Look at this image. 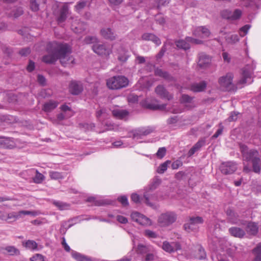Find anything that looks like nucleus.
Here are the masks:
<instances>
[{
  "label": "nucleus",
  "instance_id": "f257e3e1",
  "mask_svg": "<svg viewBox=\"0 0 261 261\" xmlns=\"http://www.w3.org/2000/svg\"><path fill=\"white\" fill-rule=\"evenodd\" d=\"M61 43L57 42H49L47 46L48 55L43 57V61L46 63H54L58 59L59 56V46Z\"/></svg>",
  "mask_w": 261,
  "mask_h": 261
},
{
  "label": "nucleus",
  "instance_id": "f03ea898",
  "mask_svg": "<svg viewBox=\"0 0 261 261\" xmlns=\"http://www.w3.org/2000/svg\"><path fill=\"white\" fill-rule=\"evenodd\" d=\"M58 49H59V59L63 66L65 67L71 66L74 63V60L70 56L71 48L68 45L61 43Z\"/></svg>",
  "mask_w": 261,
  "mask_h": 261
},
{
  "label": "nucleus",
  "instance_id": "7ed1b4c3",
  "mask_svg": "<svg viewBox=\"0 0 261 261\" xmlns=\"http://www.w3.org/2000/svg\"><path fill=\"white\" fill-rule=\"evenodd\" d=\"M239 146L244 161L251 162L259 156V153L256 149L249 148L242 143H239Z\"/></svg>",
  "mask_w": 261,
  "mask_h": 261
},
{
  "label": "nucleus",
  "instance_id": "20e7f679",
  "mask_svg": "<svg viewBox=\"0 0 261 261\" xmlns=\"http://www.w3.org/2000/svg\"><path fill=\"white\" fill-rule=\"evenodd\" d=\"M107 85L110 89H120L126 87L128 85V80L123 75L114 76L107 80Z\"/></svg>",
  "mask_w": 261,
  "mask_h": 261
},
{
  "label": "nucleus",
  "instance_id": "39448f33",
  "mask_svg": "<svg viewBox=\"0 0 261 261\" xmlns=\"http://www.w3.org/2000/svg\"><path fill=\"white\" fill-rule=\"evenodd\" d=\"M176 213L173 211H167L162 213L159 217L158 222L160 226L167 227L174 223L177 219Z\"/></svg>",
  "mask_w": 261,
  "mask_h": 261
},
{
  "label": "nucleus",
  "instance_id": "423d86ee",
  "mask_svg": "<svg viewBox=\"0 0 261 261\" xmlns=\"http://www.w3.org/2000/svg\"><path fill=\"white\" fill-rule=\"evenodd\" d=\"M233 74L232 73H227L225 75L220 77L219 79V84L224 90L231 91L234 90V86L232 80Z\"/></svg>",
  "mask_w": 261,
  "mask_h": 261
},
{
  "label": "nucleus",
  "instance_id": "0eeeda50",
  "mask_svg": "<svg viewBox=\"0 0 261 261\" xmlns=\"http://www.w3.org/2000/svg\"><path fill=\"white\" fill-rule=\"evenodd\" d=\"M130 217L134 221L141 225L150 226L152 225V221L149 218L138 212H133L130 215Z\"/></svg>",
  "mask_w": 261,
  "mask_h": 261
},
{
  "label": "nucleus",
  "instance_id": "6e6552de",
  "mask_svg": "<svg viewBox=\"0 0 261 261\" xmlns=\"http://www.w3.org/2000/svg\"><path fill=\"white\" fill-rule=\"evenodd\" d=\"M242 78L236 84V88H241L242 86L241 85L245 84H250L252 82V72L248 69V67H245L243 69Z\"/></svg>",
  "mask_w": 261,
  "mask_h": 261
},
{
  "label": "nucleus",
  "instance_id": "1a4fd4ad",
  "mask_svg": "<svg viewBox=\"0 0 261 261\" xmlns=\"http://www.w3.org/2000/svg\"><path fill=\"white\" fill-rule=\"evenodd\" d=\"M220 169L222 173L225 175L231 174L237 169V164L232 161L223 162L220 166Z\"/></svg>",
  "mask_w": 261,
  "mask_h": 261
},
{
  "label": "nucleus",
  "instance_id": "9d476101",
  "mask_svg": "<svg viewBox=\"0 0 261 261\" xmlns=\"http://www.w3.org/2000/svg\"><path fill=\"white\" fill-rule=\"evenodd\" d=\"M93 51L98 55L108 56L111 53V50L105 44L97 43L92 45Z\"/></svg>",
  "mask_w": 261,
  "mask_h": 261
},
{
  "label": "nucleus",
  "instance_id": "9b49d317",
  "mask_svg": "<svg viewBox=\"0 0 261 261\" xmlns=\"http://www.w3.org/2000/svg\"><path fill=\"white\" fill-rule=\"evenodd\" d=\"M223 18L227 19L234 20L240 18L242 15V11L239 9H236L233 12L229 10H223L221 13Z\"/></svg>",
  "mask_w": 261,
  "mask_h": 261
},
{
  "label": "nucleus",
  "instance_id": "f8f14e48",
  "mask_svg": "<svg viewBox=\"0 0 261 261\" xmlns=\"http://www.w3.org/2000/svg\"><path fill=\"white\" fill-rule=\"evenodd\" d=\"M206 145V138H200L189 150L187 154L188 158L191 157L197 151H200L201 148Z\"/></svg>",
  "mask_w": 261,
  "mask_h": 261
},
{
  "label": "nucleus",
  "instance_id": "ddd939ff",
  "mask_svg": "<svg viewBox=\"0 0 261 261\" xmlns=\"http://www.w3.org/2000/svg\"><path fill=\"white\" fill-rule=\"evenodd\" d=\"M211 32L205 27H197L193 30V35L200 38H206L210 36Z\"/></svg>",
  "mask_w": 261,
  "mask_h": 261
},
{
  "label": "nucleus",
  "instance_id": "4468645a",
  "mask_svg": "<svg viewBox=\"0 0 261 261\" xmlns=\"http://www.w3.org/2000/svg\"><path fill=\"white\" fill-rule=\"evenodd\" d=\"M71 256L76 261H105L100 259L89 257L74 250H72L71 252Z\"/></svg>",
  "mask_w": 261,
  "mask_h": 261
},
{
  "label": "nucleus",
  "instance_id": "2eb2a0df",
  "mask_svg": "<svg viewBox=\"0 0 261 261\" xmlns=\"http://www.w3.org/2000/svg\"><path fill=\"white\" fill-rule=\"evenodd\" d=\"M69 91L72 95H79L83 90L82 84L80 82L71 81L69 85Z\"/></svg>",
  "mask_w": 261,
  "mask_h": 261
},
{
  "label": "nucleus",
  "instance_id": "dca6fc26",
  "mask_svg": "<svg viewBox=\"0 0 261 261\" xmlns=\"http://www.w3.org/2000/svg\"><path fill=\"white\" fill-rule=\"evenodd\" d=\"M18 218V216H16V213L12 212L7 213L5 211L0 210V220L6 221L10 223L16 221Z\"/></svg>",
  "mask_w": 261,
  "mask_h": 261
},
{
  "label": "nucleus",
  "instance_id": "f3484780",
  "mask_svg": "<svg viewBox=\"0 0 261 261\" xmlns=\"http://www.w3.org/2000/svg\"><path fill=\"white\" fill-rule=\"evenodd\" d=\"M155 92L162 98L169 100L173 98V96L168 92L163 85H158L155 89Z\"/></svg>",
  "mask_w": 261,
  "mask_h": 261
},
{
  "label": "nucleus",
  "instance_id": "a211bd4d",
  "mask_svg": "<svg viewBox=\"0 0 261 261\" xmlns=\"http://www.w3.org/2000/svg\"><path fill=\"white\" fill-rule=\"evenodd\" d=\"M12 138L0 137V148L12 149L15 146Z\"/></svg>",
  "mask_w": 261,
  "mask_h": 261
},
{
  "label": "nucleus",
  "instance_id": "6ab92c4d",
  "mask_svg": "<svg viewBox=\"0 0 261 261\" xmlns=\"http://www.w3.org/2000/svg\"><path fill=\"white\" fill-rule=\"evenodd\" d=\"M100 35L106 39L114 40L116 38L114 31L111 28H105L100 30Z\"/></svg>",
  "mask_w": 261,
  "mask_h": 261
},
{
  "label": "nucleus",
  "instance_id": "aec40b11",
  "mask_svg": "<svg viewBox=\"0 0 261 261\" xmlns=\"http://www.w3.org/2000/svg\"><path fill=\"white\" fill-rule=\"evenodd\" d=\"M228 221L232 224H238L239 221V216L238 214L235 212L231 208H228L226 211Z\"/></svg>",
  "mask_w": 261,
  "mask_h": 261
},
{
  "label": "nucleus",
  "instance_id": "412c9836",
  "mask_svg": "<svg viewBox=\"0 0 261 261\" xmlns=\"http://www.w3.org/2000/svg\"><path fill=\"white\" fill-rule=\"evenodd\" d=\"M246 231L248 233L252 236H255L258 231L257 223L254 222H246Z\"/></svg>",
  "mask_w": 261,
  "mask_h": 261
},
{
  "label": "nucleus",
  "instance_id": "4be33fe9",
  "mask_svg": "<svg viewBox=\"0 0 261 261\" xmlns=\"http://www.w3.org/2000/svg\"><path fill=\"white\" fill-rule=\"evenodd\" d=\"M88 202H93L95 206H102L106 205H110L111 204V201L107 199H99L97 200L94 196H90L86 199Z\"/></svg>",
  "mask_w": 261,
  "mask_h": 261
},
{
  "label": "nucleus",
  "instance_id": "5701e85b",
  "mask_svg": "<svg viewBox=\"0 0 261 261\" xmlns=\"http://www.w3.org/2000/svg\"><path fill=\"white\" fill-rule=\"evenodd\" d=\"M153 249L154 248L151 245L139 244L137 246V252L138 254L143 257Z\"/></svg>",
  "mask_w": 261,
  "mask_h": 261
},
{
  "label": "nucleus",
  "instance_id": "b1692460",
  "mask_svg": "<svg viewBox=\"0 0 261 261\" xmlns=\"http://www.w3.org/2000/svg\"><path fill=\"white\" fill-rule=\"evenodd\" d=\"M211 59L209 56L204 54H200L199 56L198 65L201 68L207 67L211 63Z\"/></svg>",
  "mask_w": 261,
  "mask_h": 261
},
{
  "label": "nucleus",
  "instance_id": "393cba45",
  "mask_svg": "<svg viewBox=\"0 0 261 261\" xmlns=\"http://www.w3.org/2000/svg\"><path fill=\"white\" fill-rule=\"evenodd\" d=\"M228 231L231 236L239 238H243L246 234L243 229L238 227H231Z\"/></svg>",
  "mask_w": 261,
  "mask_h": 261
},
{
  "label": "nucleus",
  "instance_id": "a878e982",
  "mask_svg": "<svg viewBox=\"0 0 261 261\" xmlns=\"http://www.w3.org/2000/svg\"><path fill=\"white\" fill-rule=\"evenodd\" d=\"M68 11L69 8L67 5H64L62 7L60 11L59 16L57 18V21L59 23H62L66 20Z\"/></svg>",
  "mask_w": 261,
  "mask_h": 261
},
{
  "label": "nucleus",
  "instance_id": "bb28decb",
  "mask_svg": "<svg viewBox=\"0 0 261 261\" xmlns=\"http://www.w3.org/2000/svg\"><path fill=\"white\" fill-rule=\"evenodd\" d=\"M207 84L205 81L200 83H195L190 86V90L194 92H200L204 91L206 87Z\"/></svg>",
  "mask_w": 261,
  "mask_h": 261
},
{
  "label": "nucleus",
  "instance_id": "cd10ccee",
  "mask_svg": "<svg viewBox=\"0 0 261 261\" xmlns=\"http://www.w3.org/2000/svg\"><path fill=\"white\" fill-rule=\"evenodd\" d=\"M129 55L128 51L122 47H120L118 50V60L121 62H126L128 58Z\"/></svg>",
  "mask_w": 261,
  "mask_h": 261
},
{
  "label": "nucleus",
  "instance_id": "c85d7f7f",
  "mask_svg": "<svg viewBox=\"0 0 261 261\" xmlns=\"http://www.w3.org/2000/svg\"><path fill=\"white\" fill-rule=\"evenodd\" d=\"M142 38L144 40L151 41L157 45L161 44V41L159 38L151 33H145L142 36Z\"/></svg>",
  "mask_w": 261,
  "mask_h": 261
},
{
  "label": "nucleus",
  "instance_id": "c756f323",
  "mask_svg": "<svg viewBox=\"0 0 261 261\" xmlns=\"http://www.w3.org/2000/svg\"><path fill=\"white\" fill-rule=\"evenodd\" d=\"M22 245L27 249L32 251L38 250V244L34 240H29L22 242Z\"/></svg>",
  "mask_w": 261,
  "mask_h": 261
},
{
  "label": "nucleus",
  "instance_id": "7c9ffc66",
  "mask_svg": "<svg viewBox=\"0 0 261 261\" xmlns=\"http://www.w3.org/2000/svg\"><path fill=\"white\" fill-rule=\"evenodd\" d=\"M254 257L252 261H261V243H258L252 250Z\"/></svg>",
  "mask_w": 261,
  "mask_h": 261
},
{
  "label": "nucleus",
  "instance_id": "2f4dec72",
  "mask_svg": "<svg viewBox=\"0 0 261 261\" xmlns=\"http://www.w3.org/2000/svg\"><path fill=\"white\" fill-rule=\"evenodd\" d=\"M113 115L120 119H125L128 115V112L125 110L116 109L113 111Z\"/></svg>",
  "mask_w": 261,
  "mask_h": 261
},
{
  "label": "nucleus",
  "instance_id": "473e14b6",
  "mask_svg": "<svg viewBox=\"0 0 261 261\" xmlns=\"http://www.w3.org/2000/svg\"><path fill=\"white\" fill-rule=\"evenodd\" d=\"M58 102L54 100H49L43 105V110L46 112H49L58 106Z\"/></svg>",
  "mask_w": 261,
  "mask_h": 261
},
{
  "label": "nucleus",
  "instance_id": "72a5a7b5",
  "mask_svg": "<svg viewBox=\"0 0 261 261\" xmlns=\"http://www.w3.org/2000/svg\"><path fill=\"white\" fill-rule=\"evenodd\" d=\"M251 163L252 165V171L255 173H259L261 171V159L260 156Z\"/></svg>",
  "mask_w": 261,
  "mask_h": 261
},
{
  "label": "nucleus",
  "instance_id": "f704fd0d",
  "mask_svg": "<svg viewBox=\"0 0 261 261\" xmlns=\"http://www.w3.org/2000/svg\"><path fill=\"white\" fill-rule=\"evenodd\" d=\"M175 43L176 46L179 48L187 50L190 48L189 42L186 39L185 40H177Z\"/></svg>",
  "mask_w": 261,
  "mask_h": 261
},
{
  "label": "nucleus",
  "instance_id": "c9c22d12",
  "mask_svg": "<svg viewBox=\"0 0 261 261\" xmlns=\"http://www.w3.org/2000/svg\"><path fill=\"white\" fill-rule=\"evenodd\" d=\"M90 5V1L89 0H81L75 6V9L76 11L79 12L87 6L89 7Z\"/></svg>",
  "mask_w": 261,
  "mask_h": 261
},
{
  "label": "nucleus",
  "instance_id": "e433bc0d",
  "mask_svg": "<svg viewBox=\"0 0 261 261\" xmlns=\"http://www.w3.org/2000/svg\"><path fill=\"white\" fill-rule=\"evenodd\" d=\"M49 175L51 179L58 180L62 179L64 178V175L62 172H59L55 171H50L49 172Z\"/></svg>",
  "mask_w": 261,
  "mask_h": 261
},
{
  "label": "nucleus",
  "instance_id": "4c0bfd02",
  "mask_svg": "<svg viewBox=\"0 0 261 261\" xmlns=\"http://www.w3.org/2000/svg\"><path fill=\"white\" fill-rule=\"evenodd\" d=\"M151 132H135V133L132 134L133 138L135 140L139 141L142 139L143 137L147 136Z\"/></svg>",
  "mask_w": 261,
  "mask_h": 261
},
{
  "label": "nucleus",
  "instance_id": "58836bf2",
  "mask_svg": "<svg viewBox=\"0 0 261 261\" xmlns=\"http://www.w3.org/2000/svg\"><path fill=\"white\" fill-rule=\"evenodd\" d=\"M36 174L33 178V181L35 184H41L45 179V176L41 173H40L38 170L35 171Z\"/></svg>",
  "mask_w": 261,
  "mask_h": 261
},
{
  "label": "nucleus",
  "instance_id": "ea45409f",
  "mask_svg": "<svg viewBox=\"0 0 261 261\" xmlns=\"http://www.w3.org/2000/svg\"><path fill=\"white\" fill-rule=\"evenodd\" d=\"M10 255H18L20 254V251L14 246H8L5 248Z\"/></svg>",
  "mask_w": 261,
  "mask_h": 261
},
{
  "label": "nucleus",
  "instance_id": "a19ab883",
  "mask_svg": "<svg viewBox=\"0 0 261 261\" xmlns=\"http://www.w3.org/2000/svg\"><path fill=\"white\" fill-rule=\"evenodd\" d=\"M166 104H163V105H156V104H153L151 103H147L146 105V107L147 109L153 110H163L166 108Z\"/></svg>",
  "mask_w": 261,
  "mask_h": 261
},
{
  "label": "nucleus",
  "instance_id": "79ce46f5",
  "mask_svg": "<svg viewBox=\"0 0 261 261\" xmlns=\"http://www.w3.org/2000/svg\"><path fill=\"white\" fill-rule=\"evenodd\" d=\"M156 252L154 249L148 252L142 257L143 261H153L155 259Z\"/></svg>",
  "mask_w": 261,
  "mask_h": 261
},
{
  "label": "nucleus",
  "instance_id": "37998d69",
  "mask_svg": "<svg viewBox=\"0 0 261 261\" xmlns=\"http://www.w3.org/2000/svg\"><path fill=\"white\" fill-rule=\"evenodd\" d=\"M53 203L55 206L57 207L58 209L61 211L66 210L69 206L68 204L60 201L55 200Z\"/></svg>",
  "mask_w": 261,
  "mask_h": 261
},
{
  "label": "nucleus",
  "instance_id": "c03bdc74",
  "mask_svg": "<svg viewBox=\"0 0 261 261\" xmlns=\"http://www.w3.org/2000/svg\"><path fill=\"white\" fill-rule=\"evenodd\" d=\"M171 163V161L167 160L163 163L161 164L158 168L157 172L159 174L164 173L167 169L168 166Z\"/></svg>",
  "mask_w": 261,
  "mask_h": 261
},
{
  "label": "nucleus",
  "instance_id": "a18cd8bd",
  "mask_svg": "<svg viewBox=\"0 0 261 261\" xmlns=\"http://www.w3.org/2000/svg\"><path fill=\"white\" fill-rule=\"evenodd\" d=\"M84 41L86 44H96L99 42V39L96 36H88L85 38Z\"/></svg>",
  "mask_w": 261,
  "mask_h": 261
},
{
  "label": "nucleus",
  "instance_id": "49530a36",
  "mask_svg": "<svg viewBox=\"0 0 261 261\" xmlns=\"http://www.w3.org/2000/svg\"><path fill=\"white\" fill-rule=\"evenodd\" d=\"M189 220L195 226L197 225L202 224L204 222L202 217L200 216L190 217Z\"/></svg>",
  "mask_w": 261,
  "mask_h": 261
},
{
  "label": "nucleus",
  "instance_id": "de8ad7c7",
  "mask_svg": "<svg viewBox=\"0 0 261 261\" xmlns=\"http://www.w3.org/2000/svg\"><path fill=\"white\" fill-rule=\"evenodd\" d=\"M162 249L167 252H174V250L173 248L172 247V244H170L167 241H165L163 242L162 245Z\"/></svg>",
  "mask_w": 261,
  "mask_h": 261
},
{
  "label": "nucleus",
  "instance_id": "09e8293b",
  "mask_svg": "<svg viewBox=\"0 0 261 261\" xmlns=\"http://www.w3.org/2000/svg\"><path fill=\"white\" fill-rule=\"evenodd\" d=\"M23 13V11L21 7H16L13 10L10 15L16 18L22 15Z\"/></svg>",
  "mask_w": 261,
  "mask_h": 261
},
{
  "label": "nucleus",
  "instance_id": "8fccbe9b",
  "mask_svg": "<svg viewBox=\"0 0 261 261\" xmlns=\"http://www.w3.org/2000/svg\"><path fill=\"white\" fill-rule=\"evenodd\" d=\"M225 39L229 43H235L239 41V38L236 34L227 36L225 37Z\"/></svg>",
  "mask_w": 261,
  "mask_h": 261
},
{
  "label": "nucleus",
  "instance_id": "3c124183",
  "mask_svg": "<svg viewBox=\"0 0 261 261\" xmlns=\"http://www.w3.org/2000/svg\"><path fill=\"white\" fill-rule=\"evenodd\" d=\"M184 229L188 232L194 231L196 227L190 221L185 223L183 225Z\"/></svg>",
  "mask_w": 261,
  "mask_h": 261
},
{
  "label": "nucleus",
  "instance_id": "603ef678",
  "mask_svg": "<svg viewBox=\"0 0 261 261\" xmlns=\"http://www.w3.org/2000/svg\"><path fill=\"white\" fill-rule=\"evenodd\" d=\"M38 213L36 211H20L18 214H16V216H18V218L21 217L22 215H31L32 216H36L38 215Z\"/></svg>",
  "mask_w": 261,
  "mask_h": 261
},
{
  "label": "nucleus",
  "instance_id": "864d4df0",
  "mask_svg": "<svg viewBox=\"0 0 261 261\" xmlns=\"http://www.w3.org/2000/svg\"><path fill=\"white\" fill-rule=\"evenodd\" d=\"M193 99V97L190 96L189 95H188L187 94H182L180 99V102L182 103H190L192 102Z\"/></svg>",
  "mask_w": 261,
  "mask_h": 261
},
{
  "label": "nucleus",
  "instance_id": "5fc2aeb1",
  "mask_svg": "<svg viewBox=\"0 0 261 261\" xmlns=\"http://www.w3.org/2000/svg\"><path fill=\"white\" fill-rule=\"evenodd\" d=\"M117 200L121 203L123 206L125 207L128 205L129 203L126 196L122 195L117 198Z\"/></svg>",
  "mask_w": 261,
  "mask_h": 261
},
{
  "label": "nucleus",
  "instance_id": "6e6d98bb",
  "mask_svg": "<svg viewBox=\"0 0 261 261\" xmlns=\"http://www.w3.org/2000/svg\"><path fill=\"white\" fill-rule=\"evenodd\" d=\"M206 258V253L204 248L200 246L198 249V258L200 260L205 259Z\"/></svg>",
  "mask_w": 261,
  "mask_h": 261
},
{
  "label": "nucleus",
  "instance_id": "4d7b16f0",
  "mask_svg": "<svg viewBox=\"0 0 261 261\" xmlns=\"http://www.w3.org/2000/svg\"><path fill=\"white\" fill-rule=\"evenodd\" d=\"M144 235L149 239L156 238L158 236L155 232L149 229H146L144 231Z\"/></svg>",
  "mask_w": 261,
  "mask_h": 261
},
{
  "label": "nucleus",
  "instance_id": "13d9d810",
  "mask_svg": "<svg viewBox=\"0 0 261 261\" xmlns=\"http://www.w3.org/2000/svg\"><path fill=\"white\" fill-rule=\"evenodd\" d=\"M250 28V25L249 24H246L244 27L240 28L239 31L240 35L241 37H244L245 36L247 33L249 29Z\"/></svg>",
  "mask_w": 261,
  "mask_h": 261
},
{
  "label": "nucleus",
  "instance_id": "bf43d9fd",
  "mask_svg": "<svg viewBox=\"0 0 261 261\" xmlns=\"http://www.w3.org/2000/svg\"><path fill=\"white\" fill-rule=\"evenodd\" d=\"M241 116V114L237 112H232L230 113L228 120L229 121H234L237 120V119Z\"/></svg>",
  "mask_w": 261,
  "mask_h": 261
},
{
  "label": "nucleus",
  "instance_id": "052dcab7",
  "mask_svg": "<svg viewBox=\"0 0 261 261\" xmlns=\"http://www.w3.org/2000/svg\"><path fill=\"white\" fill-rule=\"evenodd\" d=\"M81 129H85L87 130H92L94 128L95 125L92 123H84L80 124Z\"/></svg>",
  "mask_w": 261,
  "mask_h": 261
},
{
  "label": "nucleus",
  "instance_id": "680f3d73",
  "mask_svg": "<svg viewBox=\"0 0 261 261\" xmlns=\"http://www.w3.org/2000/svg\"><path fill=\"white\" fill-rule=\"evenodd\" d=\"M186 39L189 43H191L195 44H201L203 43V41L201 40L193 38L191 37H187L186 38Z\"/></svg>",
  "mask_w": 261,
  "mask_h": 261
},
{
  "label": "nucleus",
  "instance_id": "e2e57ef3",
  "mask_svg": "<svg viewBox=\"0 0 261 261\" xmlns=\"http://www.w3.org/2000/svg\"><path fill=\"white\" fill-rule=\"evenodd\" d=\"M166 149L165 147L159 148L156 155L159 159H162L166 154Z\"/></svg>",
  "mask_w": 261,
  "mask_h": 261
},
{
  "label": "nucleus",
  "instance_id": "0e129e2a",
  "mask_svg": "<svg viewBox=\"0 0 261 261\" xmlns=\"http://www.w3.org/2000/svg\"><path fill=\"white\" fill-rule=\"evenodd\" d=\"M127 100L129 103H136L138 101V96L134 94H130L127 97Z\"/></svg>",
  "mask_w": 261,
  "mask_h": 261
},
{
  "label": "nucleus",
  "instance_id": "69168bd1",
  "mask_svg": "<svg viewBox=\"0 0 261 261\" xmlns=\"http://www.w3.org/2000/svg\"><path fill=\"white\" fill-rule=\"evenodd\" d=\"M183 163L180 160H176L171 164V168L172 169H177L179 167L182 166Z\"/></svg>",
  "mask_w": 261,
  "mask_h": 261
},
{
  "label": "nucleus",
  "instance_id": "338daca9",
  "mask_svg": "<svg viewBox=\"0 0 261 261\" xmlns=\"http://www.w3.org/2000/svg\"><path fill=\"white\" fill-rule=\"evenodd\" d=\"M44 257L40 254H36L31 258V261H44Z\"/></svg>",
  "mask_w": 261,
  "mask_h": 261
},
{
  "label": "nucleus",
  "instance_id": "774afa93",
  "mask_svg": "<svg viewBox=\"0 0 261 261\" xmlns=\"http://www.w3.org/2000/svg\"><path fill=\"white\" fill-rule=\"evenodd\" d=\"M169 81H173L174 78L168 72L164 71L160 76Z\"/></svg>",
  "mask_w": 261,
  "mask_h": 261
}]
</instances>
